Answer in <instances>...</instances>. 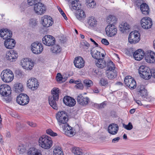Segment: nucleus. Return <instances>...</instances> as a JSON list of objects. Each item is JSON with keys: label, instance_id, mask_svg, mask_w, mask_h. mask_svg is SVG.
Returning <instances> with one entry per match:
<instances>
[{"label": "nucleus", "instance_id": "1", "mask_svg": "<svg viewBox=\"0 0 155 155\" xmlns=\"http://www.w3.org/2000/svg\"><path fill=\"white\" fill-rule=\"evenodd\" d=\"M12 35V31L7 29L4 30H1L0 31V36L3 39L6 40L4 41V45L7 48L13 49L15 46V40L11 38Z\"/></svg>", "mask_w": 155, "mask_h": 155}, {"label": "nucleus", "instance_id": "2", "mask_svg": "<svg viewBox=\"0 0 155 155\" xmlns=\"http://www.w3.org/2000/svg\"><path fill=\"white\" fill-rule=\"evenodd\" d=\"M40 147L44 149H50L52 146L53 141L51 138L47 135H42L38 140Z\"/></svg>", "mask_w": 155, "mask_h": 155}, {"label": "nucleus", "instance_id": "3", "mask_svg": "<svg viewBox=\"0 0 155 155\" xmlns=\"http://www.w3.org/2000/svg\"><path fill=\"white\" fill-rule=\"evenodd\" d=\"M60 92L59 89L57 87H54L51 91L52 96L49 97V103L53 108L57 109V106L56 101L59 99V93Z\"/></svg>", "mask_w": 155, "mask_h": 155}, {"label": "nucleus", "instance_id": "4", "mask_svg": "<svg viewBox=\"0 0 155 155\" xmlns=\"http://www.w3.org/2000/svg\"><path fill=\"white\" fill-rule=\"evenodd\" d=\"M2 80L4 82L9 83L13 79L14 75L13 72L10 69L3 70L1 74Z\"/></svg>", "mask_w": 155, "mask_h": 155}, {"label": "nucleus", "instance_id": "5", "mask_svg": "<svg viewBox=\"0 0 155 155\" xmlns=\"http://www.w3.org/2000/svg\"><path fill=\"white\" fill-rule=\"evenodd\" d=\"M56 118L59 125L66 124L68 120L67 113L64 111L58 112L56 114Z\"/></svg>", "mask_w": 155, "mask_h": 155}, {"label": "nucleus", "instance_id": "6", "mask_svg": "<svg viewBox=\"0 0 155 155\" xmlns=\"http://www.w3.org/2000/svg\"><path fill=\"white\" fill-rule=\"evenodd\" d=\"M21 65L24 69L27 70H31L34 66V63L32 60L29 58H25L21 60Z\"/></svg>", "mask_w": 155, "mask_h": 155}, {"label": "nucleus", "instance_id": "7", "mask_svg": "<svg viewBox=\"0 0 155 155\" xmlns=\"http://www.w3.org/2000/svg\"><path fill=\"white\" fill-rule=\"evenodd\" d=\"M139 34L137 31L131 32L129 35V42L131 44H135L138 43L140 40Z\"/></svg>", "mask_w": 155, "mask_h": 155}, {"label": "nucleus", "instance_id": "8", "mask_svg": "<svg viewBox=\"0 0 155 155\" xmlns=\"http://www.w3.org/2000/svg\"><path fill=\"white\" fill-rule=\"evenodd\" d=\"M16 101L19 104L24 106L27 105L28 103L29 98L26 94L23 93L20 94L17 97Z\"/></svg>", "mask_w": 155, "mask_h": 155}, {"label": "nucleus", "instance_id": "9", "mask_svg": "<svg viewBox=\"0 0 155 155\" xmlns=\"http://www.w3.org/2000/svg\"><path fill=\"white\" fill-rule=\"evenodd\" d=\"M31 49L32 52L35 54H41L43 50V45L38 42H35L31 45Z\"/></svg>", "mask_w": 155, "mask_h": 155}, {"label": "nucleus", "instance_id": "10", "mask_svg": "<svg viewBox=\"0 0 155 155\" xmlns=\"http://www.w3.org/2000/svg\"><path fill=\"white\" fill-rule=\"evenodd\" d=\"M124 82L125 84L130 89H134L137 87L136 82L135 80L131 76L125 77Z\"/></svg>", "mask_w": 155, "mask_h": 155}, {"label": "nucleus", "instance_id": "11", "mask_svg": "<svg viewBox=\"0 0 155 155\" xmlns=\"http://www.w3.org/2000/svg\"><path fill=\"white\" fill-rule=\"evenodd\" d=\"M46 10L45 6L43 4L38 2L34 5V10L37 15H41L44 14Z\"/></svg>", "mask_w": 155, "mask_h": 155}, {"label": "nucleus", "instance_id": "12", "mask_svg": "<svg viewBox=\"0 0 155 155\" xmlns=\"http://www.w3.org/2000/svg\"><path fill=\"white\" fill-rule=\"evenodd\" d=\"M105 30L107 36L110 37L114 36L117 32V27L112 24L108 25L106 28Z\"/></svg>", "mask_w": 155, "mask_h": 155}, {"label": "nucleus", "instance_id": "13", "mask_svg": "<svg viewBox=\"0 0 155 155\" xmlns=\"http://www.w3.org/2000/svg\"><path fill=\"white\" fill-rule=\"evenodd\" d=\"M42 40L43 44L48 46L53 45L55 42V40L54 37L48 35L45 36L42 38Z\"/></svg>", "mask_w": 155, "mask_h": 155}, {"label": "nucleus", "instance_id": "14", "mask_svg": "<svg viewBox=\"0 0 155 155\" xmlns=\"http://www.w3.org/2000/svg\"><path fill=\"white\" fill-rule=\"evenodd\" d=\"M140 23L142 27L145 29L150 28L153 25L152 20L149 17L143 18L141 20Z\"/></svg>", "mask_w": 155, "mask_h": 155}, {"label": "nucleus", "instance_id": "15", "mask_svg": "<svg viewBox=\"0 0 155 155\" xmlns=\"http://www.w3.org/2000/svg\"><path fill=\"white\" fill-rule=\"evenodd\" d=\"M11 93V88L9 86L5 84L0 86V94L2 96L7 97Z\"/></svg>", "mask_w": 155, "mask_h": 155}, {"label": "nucleus", "instance_id": "16", "mask_svg": "<svg viewBox=\"0 0 155 155\" xmlns=\"http://www.w3.org/2000/svg\"><path fill=\"white\" fill-rule=\"evenodd\" d=\"M52 18L51 17L45 15L41 18V23L43 26L48 27L51 26L53 23Z\"/></svg>", "mask_w": 155, "mask_h": 155}, {"label": "nucleus", "instance_id": "17", "mask_svg": "<svg viewBox=\"0 0 155 155\" xmlns=\"http://www.w3.org/2000/svg\"><path fill=\"white\" fill-rule=\"evenodd\" d=\"M77 100L78 104L84 106L87 105L90 102L89 98L83 96L81 94H80L77 96Z\"/></svg>", "mask_w": 155, "mask_h": 155}, {"label": "nucleus", "instance_id": "18", "mask_svg": "<svg viewBox=\"0 0 155 155\" xmlns=\"http://www.w3.org/2000/svg\"><path fill=\"white\" fill-rule=\"evenodd\" d=\"M37 80L35 78L29 79L27 82V85L28 87L33 90L36 89L38 85Z\"/></svg>", "mask_w": 155, "mask_h": 155}, {"label": "nucleus", "instance_id": "19", "mask_svg": "<svg viewBox=\"0 0 155 155\" xmlns=\"http://www.w3.org/2000/svg\"><path fill=\"white\" fill-rule=\"evenodd\" d=\"M75 66L78 68H81L84 65L85 62L83 58L80 56L75 58L74 62Z\"/></svg>", "mask_w": 155, "mask_h": 155}, {"label": "nucleus", "instance_id": "20", "mask_svg": "<svg viewBox=\"0 0 155 155\" xmlns=\"http://www.w3.org/2000/svg\"><path fill=\"white\" fill-rule=\"evenodd\" d=\"M145 60L148 63H154L155 62V53L152 51H149L145 55Z\"/></svg>", "mask_w": 155, "mask_h": 155}, {"label": "nucleus", "instance_id": "21", "mask_svg": "<svg viewBox=\"0 0 155 155\" xmlns=\"http://www.w3.org/2000/svg\"><path fill=\"white\" fill-rule=\"evenodd\" d=\"M18 54L14 50H11L6 53V59L10 61H14L17 58Z\"/></svg>", "mask_w": 155, "mask_h": 155}, {"label": "nucleus", "instance_id": "22", "mask_svg": "<svg viewBox=\"0 0 155 155\" xmlns=\"http://www.w3.org/2000/svg\"><path fill=\"white\" fill-rule=\"evenodd\" d=\"M63 101L65 104L69 107L74 106L76 103L74 99L68 96L64 97L63 98Z\"/></svg>", "mask_w": 155, "mask_h": 155}, {"label": "nucleus", "instance_id": "23", "mask_svg": "<svg viewBox=\"0 0 155 155\" xmlns=\"http://www.w3.org/2000/svg\"><path fill=\"white\" fill-rule=\"evenodd\" d=\"M119 127L116 124L113 123L110 124L108 128V132L110 134L114 135L117 134L118 131Z\"/></svg>", "mask_w": 155, "mask_h": 155}, {"label": "nucleus", "instance_id": "24", "mask_svg": "<svg viewBox=\"0 0 155 155\" xmlns=\"http://www.w3.org/2000/svg\"><path fill=\"white\" fill-rule=\"evenodd\" d=\"M145 55V53L143 50L138 49L134 53L133 56L136 60L140 61L143 59Z\"/></svg>", "mask_w": 155, "mask_h": 155}, {"label": "nucleus", "instance_id": "25", "mask_svg": "<svg viewBox=\"0 0 155 155\" xmlns=\"http://www.w3.org/2000/svg\"><path fill=\"white\" fill-rule=\"evenodd\" d=\"M42 151L39 149L32 147L30 148L28 152V155H43Z\"/></svg>", "mask_w": 155, "mask_h": 155}, {"label": "nucleus", "instance_id": "26", "mask_svg": "<svg viewBox=\"0 0 155 155\" xmlns=\"http://www.w3.org/2000/svg\"><path fill=\"white\" fill-rule=\"evenodd\" d=\"M91 54L92 57L96 59L101 58V53L97 48H93L91 50Z\"/></svg>", "mask_w": 155, "mask_h": 155}, {"label": "nucleus", "instance_id": "27", "mask_svg": "<svg viewBox=\"0 0 155 155\" xmlns=\"http://www.w3.org/2000/svg\"><path fill=\"white\" fill-rule=\"evenodd\" d=\"M140 9L143 14L146 15L149 14V9L148 6L145 3H142L140 5Z\"/></svg>", "mask_w": 155, "mask_h": 155}, {"label": "nucleus", "instance_id": "28", "mask_svg": "<svg viewBox=\"0 0 155 155\" xmlns=\"http://www.w3.org/2000/svg\"><path fill=\"white\" fill-rule=\"evenodd\" d=\"M69 2L71 0H67ZM71 9L78 10L80 8L81 4L79 3V0H71Z\"/></svg>", "mask_w": 155, "mask_h": 155}, {"label": "nucleus", "instance_id": "29", "mask_svg": "<svg viewBox=\"0 0 155 155\" xmlns=\"http://www.w3.org/2000/svg\"><path fill=\"white\" fill-rule=\"evenodd\" d=\"M117 74V72L116 70H107L106 71V75L107 78L110 79H112L115 78Z\"/></svg>", "mask_w": 155, "mask_h": 155}, {"label": "nucleus", "instance_id": "30", "mask_svg": "<svg viewBox=\"0 0 155 155\" xmlns=\"http://www.w3.org/2000/svg\"><path fill=\"white\" fill-rule=\"evenodd\" d=\"M150 70L148 67L145 71L140 74V76L143 78L148 80L150 78Z\"/></svg>", "mask_w": 155, "mask_h": 155}, {"label": "nucleus", "instance_id": "31", "mask_svg": "<svg viewBox=\"0 0 155 155\" xmlns=\"http://www.w3.org/2000/svg\"><path fill=\"white\" fill-rule=\"evenodd\" d=\"M120 30L122 33H124L130 28V25L127 23H123L119 26Z\"/></svg>", "mask_w": 155, "mask_h": 155}, {"label": "nucleus", "instance_id": "32", "mask_svg": "<svg viewBox=\"0 0 155 155\" xmlns=\"http://www.w3.org/2000/svg\"><path fill=\"white\" fill-rule=\"evenodd\" d=\"M14 89L16 92L21 93L23 90V87L22 84L20 83L17 82L14 85Z\"/></svg>", "mask_w": 155, "mask_h": 155}, {"label": "nucleus", "instance_id": "33", "mask_svg": "<svg viewBox=\"0 0 155 155\" xmlns=\"http://www.w3.org/2000/svg\"><path fill=\"white\" fill-rule=\"evenodd\" d=\"M76 14V17L80 21L83 20L85 17L86 15L84 12L82 10L79 9Z\"/></svg>", "mask_w": 155, "mask_h": 155}, {"label": "nucleus", "instance_id": "34", "mask_svg": "<svg viewBox=\"0 0 155 155\" xmlns=\"http://www.w3.org/2000/svg\"><path fill=\"white\" fill-rule=\"evenodd\" d=\"M97 61L96 63V65L99 68L102 69L106 66V62L104 60L103 58H100L97 59Z\"/></svg>", "mask_w": 155, "mask_h": 155}, {"label": "nucleus", "instance_id": "35", "mask_svg": "<svg viewBox=\"0 0 155 155\" xmlns=\"http://www.w3.org/2000/svg\"><path fill=\"white\" fill-rule=\"evenodd\" d=\"M138 94L143 97H145L147 96V90L145 89L143 86L140 88H138Z\"/></svg>", "mask_w": 155, "mask_h": 155}, {"label": "nucleus", "instance_id": "36", "mask_svg": "<svg viewBox=\"0 0 155 155\" xmlns=\"http://www.w3.org/2000/svg\"><path fill=\"white\" fill-rule=\"evenodd\" d=\"M87 23L90 26L93 27L97 24V21L94 17L91 16L88 18Z\"/></svg>", "mask_w": 155, "mask_h": 155}, {"label": "nucleus", "instance_id": "37", "mask_svg": "<svg viewBox=\"0 0 155 155\" xmlns=\"http://www.w3.org/2000/svg\"><path fill=\"white\" fill-rule=\"evenodd\" d=\"M53 152V155H64L62 149L59 147H56Z\"/></svg>", "mask_w": 155, "mask_h": 155}, {"label": "nucleus", "instance_id": "38", "mask_svg": "<svg viewBox=\"0 0 155 155\" xmlns=\"http://www.w3.org/2000/svg\"><path fill=\"white\" fill-rule=\"evenodd\" d=\"M51 49L52 53L56 54L60 53L61 50V48L58 45H54Z\"/></svg>", "mask_w": 155, "mask_h": 155}, {"label": "nucleus", "instance_id": "39", "mask_svg": "<svg viewBox=\"0 0 155 155\" xmlns=\"http://www.w3.org/2000/svg\"><path fill=\"white\" fill-rule=\"evenodd\" d=\"M117 20V19L115 16L112 15H110L107 18V21L109 23V25H113Z\"/></svg>", "mask_w": 155, "mask_h": 155}, {"label": "nucleus", "instance_id": "40", "mask_svg": "<svg viewBox=\"0 0 155 155\" xmlns=\"http://www.w3.org/2000/svg\"><path fill=\"white\" fill-rule=\"evenodd\" d=\"M86 4L88 7L93 8L96 7V3L94 0H87Z\"/></svg>", "mask_w": 155, "mask_h": 155}, {"label": "nucleus", "instance_id": "41", "mask_svg": "<svg viewBox=\"0 0 155 155\" xmlns=\"http://www.w3.org/2000/svg\"><path fill=\"white\" fill-rule=\"evenodd\" d=\"M83 83L84 86L87 87H90L93 85V83L92 81L89 79H85L83 81Z\"/></svg>", "mask_w": 155, "mask_h": 155}, {"label": "nucleus", "instance_id": "42", "mask_svg": "<svg viewBox=\"0 0 155 155\" xmlns=\"http://www.w3.org/2000/svg\"><path fill=\"white\" fill-rule=\"evenodd\" d=\"M108 69L107 70H115V67L114 64L111 61H110L107 64Z\"/></svg>", "mask_w": 155, "mask_h": 155}, {"label": "nucleus", "instance_id": "43", "mask_svg": "<svg viewBox=\"0 0 155 155\" xmlns=\"http://www.w3.org/2000/svg\"><path fill=\"white\" fill-rule=\"evenodd\" d=\"M74 153L76 155H82L83 152L82 150L78 147H76L73 151Z\"/></svg>", "mask_w": 155, "mask_h": 155}, {"label": "nucleus", "instance_id": "44", "mask_svg": "<svg viewBox=\"0 0 155 155\" xmlns=\"http://www.w3.org/2000/svg\"><path fill=\"white\" fill-rule=\"evenodd\" d=\"M100 83L102 86H106L107 85L108 82L106 79L102 78L100 81Z\"/></svg>", "mask_w": 155, "mask_h": 155}, {"label": "nucleus", "instance_id": "45", "mask_svg": "<svg viewBox=\"0 0 155 155\" xmlns=\"http://www.w3.org/2000/svg\"><path fill=\"white\" fill-rule=\"evenodd\" d=\"M64 134L69 137H72L74 135V133L72 128L70 130L64 131Z\"/></svg>", "mask_w": 155, "mask_h": 155}, {"label": "nucleus", "instance_id": "46", "mask_svg": "<svg viewBox=\"0 0 155 155\" xmlns=\"http://www.w3.org/2000/svg\"><path fill=\"white\" fill-rule=\"evenodd\" d=\"M46 133L48 134L53 137L56 136H57L56 133L53 132V131L50 129H48L46 130Z\"/></svg>", "mask_w": 155, "mask_h": 155}, {"label": "nucleus", "instance_id": "47", "mask_svg": "<svg viewBox=\"0 0 155 155\" xmlns=\"http://www.w3.org/2000/svg\"><path fill=\"white\" fill-rule=\"evenodd\" d=\"M123 127L125 129L130 130L132 129L133 128V125L130 122L127 125H125L124 124H123Z\"/></svg>", "mask_w": 155, "mask_h": 155}, {"label": "nucleus", "instance_id": "48", "mask_svg": "<svg viewBox=\"0 0 155 155\" xmlns=\"http://www.w3.org/2000/svg\"><path fill=\"white\" fill-rule=\"evenodd\" d=\"M147 67L144 65L140 66L138 69V72L139 74H140L143 72L145 71L146 69H147Z\"/></svg>", "mask_w": 155, "mask_h": 155}, {"label": "nucleus", "instance_id": "49", "mask_svg": "<svg viewBox=\"0 0 155 155\" xmlns=\"http://www.w3.org/2000/svg\"><path fill=\"white\" fill-rule=\"evenodd\" d=\"M18 150H19L20 153H23L25 152V148L23 146L21 145L19 146Z\"/></svg>", "mask_w": 155, "mask_h": 155}, {"label": "nucleus", "instance_id": "50", "mask_svg": "<svg viewBox=\"0 0 155 155\" xmlns=\"http://www.w3.org/2000/svg\"><path fill=\"white\" fill-rule=\"evenodd\" d=\"M38 0H28V2L29 5L30 6H32L34 5L36 2H38L40 1H38Z\"/></svg>", "mask_w": 155, "mask_h": 155}, {"label": "nucleus", "instance_id": "51", "mask_svg": "<svg viewBox=\"0 0 155 155\" xmlns=\"http://www.w3.org/2000/svg\"><path fill=\"white\" fill-rule=\"evenodd\" d=\"M72 127H70L68 124H65L64 127V132L66 131H68L72 129Z\"/></svg>", "mask_w": 155, "mask_h": 155}, {"label": "nucleus", "instance_id": "52", "mask_svg": "<svg viewBox=\"0 0 155 155\" xmlns=\"http://www.w3.org/2000/svg\"><path fill=\"white\" fill-rule=\"evenodd\" d=\"M56 79L57 81H61L62 80L63 78L60 73H58L57 74V76H56Z\"/></svg>", "mask_w": 155, "mask_h": 155}, {"label": "nucleus", "instance_id": "53", "mask_svg": "<svg viewBox=\"0 0 155 155\" xmlns=\"http://www.w3.org/2000/svg\"><path fill=\"white\" fill-rule=\"evenodd\" d=\"M58 10L59 11V12H60V13L63 16V17H64V19L67 20V18L65 14V13H64L63 11H62V10L60 8H58Z\"/></svg>", "mask_w": 155, "mask_h": 155}, {"label": "nucleus", "instance_id": "54", "mask_svg": "<svg viewBox=\"0 0 155 155\" xmlns=\"http://www.w3.org/2000/svg\"><path fill=\"white\" fill-rule=\"evenodd\" d=\"M101 42L102 44L106 45H108L109 44L108 40L105 38H103L101 41Z\"/></svg>", "mask_w": 155, "mask_h": 155}, {"label": "nucleus", "instance_id": "55", "mask_svg": "<svg viewBox=\"0 0 155 155\" xmlns=\"http://www.w3.org/2000/svg\"><path fill=\"white\" fill-rule=\"evenodd\" d=\"M29 23L30 25L32 26H35L36 24L35 21L33 19H31L29 21Z\"/></svg>", "mask_w": 155, "mask_h": 155}, {"label": "nucleus", "instance_id": "56", "mask_svg": "<svg viewBox=\"0 0 155 155\" xmlns=\"http://www.w3.org/2000/svg\"><path fill=\"white\" fill-rule=\"evenodd\" d=\"M150 78L152 77L155 78V69H152L150 70Z\"/></svg>", "mask_w": 155, "mask_h": 155}, {"label": "nucleus", "instance_id": "57", "mask_svg": "<svg viewBox=\"0 0 155 155\" xmlns=\"http://www.w3.org/2000/svg\"><path fill=\"white\" fill-rule=\"evenodd\" d=\"M99 107H98V109H101L102 108H104L105 106L106 105V104H105L104 102L100 104H99Z\"/></svg>", "mask_w": 155, "mask_h": 155}, {"label": "nucleus", "instance_id": "58", "mask_svg": "<svg viewBox=\"0 0 155 155\" xmlns=\"http://www.w3.org/2000/svg\"><path fill=\"white\" fill-rule=\"evenodd\" d=\"M120 139V138L119 137H117L114 138L112 141V143H116Z\"/></svg>", "mask_w": 155, "mask_h": 155}, {"label": "nucleus", "instance_id": "59", "mask_svg": "<svg viewBox=\"0 0 155 155\" xmlns=\"http://www.w3.org/2000/svg\"><path fill=\"white\" fill-rule=\"evenodd\" d=\"M77 87L78 88L81 89H82L83 88V84L81 83L77 84Z\"/></svg>", "mask_w": 155, "mask_h": 155}, {"label": "nucleus", "instance_id": "60", "mask_svg": "<svg viewBox=\"0 0 155 155\" xmlns=\"http://www.w3.org/2000/svg\"><path fill=\"white\" fill-rule=\"evenodd\" d=\"M82 45L83 46H84L87 48L89 47V44L86 41H84L83 42H82Z\"/></svg>", "mask_w": 155, "mask_h": 155}, {"label": "nucleus", "instance_id": "61", "mask_svg": "<svg viewBox=\"0 0 155 155\" xmlns=\"http://www.w3.org/2000/svg\"><path fill=\"white\" fill-rule=\"evenodd\" d=\"M90 40L92 42H93L94 43V44L97 47H98V45L94 40H93L92 38H90Z\"/></svg>", "mask_w": 155, "mask_h": 155}, {"label": "nucleus", "instance_id": "62", "mask_svg": "<svg viewBox=\"0 0 155 155\" xmlns=\"http://www.w3.org/2000/svg\"><path fill=\"white\" fill-rule=\"evenodd\" d=\"M139 105H142V104L141 103V102L139 100H134Z\"/></svg>", "mask_w": 155, "mask_h": 155}, {"label": "nucleus", "instance_id": "63", "mask_svg": "<svg viewBox=\"0 0 155 155\" xmlns=\"http://www.w3.org/2000/svg\"><path fill=\"white\" fill-rule=\"evenodd\" d=\"M93 91L94 92V93H98L99 92V90L97 88H95L93 90Z\"/></svg>", "mask_w": 155, "mask_h": 155}, {"label": "nucleus", "instance_id": "64", "mask_svg": "<svg viewBox=\"0 0 155 155\" xmlns=\"http://www.w3.org/2000/svg\"><path fill=\"white\" fill-rule=\"evenodd\" d=\"M6 137L8 138H10L11 137L10 133L9 132H7L6 133Z\"/></svg>", "mask_w": 155, "mask_h": 155}]
</instances>
